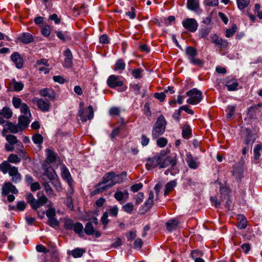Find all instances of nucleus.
<instances>
[{
	"label": "nucleus",
	"mask_w": 262,
	"mask_h": 262,
	"mask_svg": "<svg viewBox=\"0 0 262 262\" xmlns=\"http://www.w3.org/2000/svg\"><path fill=\"white\" fill-rule=\"evenodd\" d=\"M199 0H187V7L191 11L197 12L199 8Z\"/></svg>",
	"instance_id": "b1692460"
},
{
	"label": "nucleus",
	"mask_w": 262,
	"mask_h": 262,
	"mask_svg": "<svg viewBox=\"0 0 262 262\" xmlns=\"http://www.w3.org/2000/svg\"><path fill=\"white\" fill-rule=\"evenodd\" d=\"M66 57L64 60V66L70 67L72 63V55L69 49H67L64 52Z\"/></svg>",
	"instance_id": "a878e982"
},
{
	"label": "nucleus",
	"mask_w": 262,
	"mask_h": 262,
	"mask_svg": "<svg viewBox=\"0 0 262 262\" xmlns=\"http://www.w3.org/2000/svg\"><path fill=\"white\" fill-rule=\"evenodd\" d=\"M41 32L45 36H49L51 33V27L49 25L45 26L41 29Z\"/></svg>",
	"instance_id": "5fc2aeb1"
},
{
	"label": "nucleus",
	"mask_w": 262,
	"mask_h": 262,
	"mask_svg": "<svg viewBox=\"0 0 262 262\" xmlns=\"http://www.w3.org/2000/svg\"><path fill=\"white\" fill-rule=\"evenodd\" d=\"M20 41L25 43H29L33 41V36L29 33H24L20 37Z\"/></svg>",
	"instance_id": "7c9ffc66"
},
{
	"label": "nucleus",
	"mask_w": 262,
	"mask_h": 262,
	"mask_svg": "<svg viewBox=\"0 0 262 262\" xmlns=\"http://www.w3.org/2000/svg\"><path fill=\"white\" fill-rule=\"evenodd\" d=\"M21 161V158L18 157V156L17 155L11 154H10L8 158L7 162H9V163H14V164H17L19 163Z\"/></svg>",
	"instance_id": "72a5a7b5"
},
{
	"label": "nucleus",
	"mask_w": 262,
	"mask_h": 262,
	"mask_svg": "<svg viewBox=\"0 0 262 262\" xmlns=\"http://www.w3.org/2000/svg\"><path fill=\"white\" fill-rule=\"evenodd\" d=\"M183 27L191 32H195L198 28L199 25L194 18H187L182 23Z\"/></svg>",
	"instance_id": "6e6552de"
},
{
	"label": "nucleus",
	"mask_w": 262,
	"mask_h": 262,
	"mask_svg": "<svg viewBox=\"0 0 262 262\" xmlns=\"http://www.w3.org/2000/svg\"><path fill=\"white\" fill-rule=\"evenodd\" d=\"M166 124V121L164 117L161 115L158 117L152 129L151 136L153 139H157L164 133Z\"/></svg>",
	"instance_id": "7ed1b4c3"
},
{
	"label": "nucleus",
	"mask_w": 262,
	"mask_h": 262,
	"mask_svg": "<svg viewBox=\"0 0 262 262\" xmlns=\"http://www.w3.org/2000/svg\"><path fill=\"white\" fill-rule=\"evenodd\" d=\"M136 235V231H130L126 234V236L128 241L134 239Z\"/></svg>",
	"instance_id": "774afa93"
},
{
	"label": "nucleus",
	"mask_w": 262,
	"mask_h": 262,
	"mask_svg": "<svg viewBox=\"0 0 262 262\" xmlns=\"http://www.w3.org/2000/svg\"><path fill=\"white\" fill-rule=\"evenodd\" d=\"M235 110V106L233 105H229L227 108V117L228 118H230L233 115Z\"/></svg>",
	"instance_id": "864d4df0"
},
{
	"label": "nucleus",
	"mask_w": 262,
	"mask_h": 262,
	"mask_svg": "<svg viewBox=\"0 0 262 262\" xmlns=\"http://www.w3.org/2000/svg\"><path fill=\"white\" fill-rule=\"evenodd\" d=\"M165 153L164 152H161L160 154H158L151 158H149L146 160L145 164L146 168L147 170H151L158 165L159 166V163L161 160L163 159V157H164Z\"/></svg>",
	"instance_id": "39448f33"
},
{
	"label": "nucleus",
	"mask_w": 262,
	"mask_h": 262,
	"mask_svg": "<svg viewBox=\"0 0 262 262\" xmlns=\"http://www.w3.org/2000/svg\"><path fill=\"white\" fill-rule=\"evenodd\" d=\"M84 232L88 235H94L96 237H99L101 235V233L95 230L91 223H88L84 228Z\"/></svg>",
	"instance_id": "a211bd4d"
},
{
	"label": "nucleus",
	"mask_w": 262,
	"mask_h": 262,
	"mask_svg": "<svg viewBox=\"0 0 262 262\" xmlns=\"http://www.w3.org/2000/svg\"><path fill=\"white\" fill-rule=\"evenodd\" d=\"M167 230L172 232L180 227V222L177 219L169 220L166 223Z\"/></svg>",
	"instance_id": "dca6fc26"
},
{
	"label": "nucleus",
	"mask_w": 262,
	"mask_h": 262,
	"mask_svg": "<svg viewBox=\"0 0 262 262\" xmlns=\"http://www.w3.org/2000/svg\"><path fill=\"white\" fill-rule=\"evenodd\" d=\"M19 108L20 112L24 114L25 116H31L29 107L26 103H24Z\"/></svg>",
	"instance_id": "79ce46f5"
},
{
	"label": "nucleus",
	"mask_w": 262,
	"mask_h": 262,
	"mask_svg": "<svg viewBox=\"0 0 262 262\" xmlns=\"http://www.w3.org/2000/svg\"><path fill=\"white\" fill-rule=\"evenodd\" d=\"M127 179V173L125 171L121 172L120 174L116 175L114 172V177L113 182H110L111 186L112 187L116 184H119L123 182Z\"/></svg>",
	"instance_id": "2eb2a0df"
},
{
	"label": "nucleus",
	"mask_w": 262,
	"mask_h": 262,
	"mask_svg": "<svg viewBox=\"0 0 262 262\" xmlns=\"http://www.w3.org/2000/svg\"><path fill=\"white\" fill-rule=\"evenodd\" d=\"M177 160L176 157L167 156L164 159L163 157V159L161 160L159 163V168H164L170 165L171 168L166 170L164 174L165 175L170 174L171 175L174 176L179 172V169L177 166Z\"/></svg>",
	"instance_id": "f03ea898"
},
{
	"label": "nucleus",
	"mask_w": 262,
	"mask_h": 262,
	"mask_svg": "<svg viewBox=\"0 0 262 262\" xmlns=\"http://www.w3.org/2000/svg\"><path fill=\"white\" fill-rule=\"evenodd\" d=\"M177 183L176 180L168 182L165 186L164 195H167L177 186Z\"/></svg>",
	"instance_id": "bb28decb"
},
{
	"label": "nucleus",
	"mask_w": 262,
	"mask_h": 262,
	"mask_svg": "<svg viewBox=\"0 0 262 262\" xmlns=\"http://www.w3.org/2000/svg\"><path fill=\"white\" fill-rule=\"evenodd\" d=\"M186 95L189 97L186 100L187 103L191 105L197 104L203 98L202 92L196 88H193L187 92Z\"/></svg>",
	"instance_id": "20e7f679"
},
{
	"label": "nucleus",
	"mask_w": 262,
	"mask_h": 262,
	"mask_svg": "<svg viewBox=\"0 0 262 262\" xmlns=\"http://www.w3.org/2000/svg\"><path fill=\"white\" fill-rule=\"evenodd\" d=\"M74 222L70 219L67 220L64 223V228L67 230H72L74 227Z\"/></svg>",
	"instance_id": "4d7b16f0"
},
{
	"label": "nucleus",
	"mask_w": 262,
	"mask_h": 262,
	"mask_svg": "<svg viewBox=\"0 0 262 262\" xmlns=\"http://www.w3.org/2000/svg\"><path fill=\"white\" fill-rule=\"evenodd\" d=\"M108 212H105L103 213V214L101 218V221L102 223V224L104 226H106L108 224V223L110 222L109 220L108 219Z\"/></svg>",
	"instance_id": "bf43d9fd"
},
{
	"label": "nucleus",
	"mask_w": 262,
	"mask_h": 262,
	"mask_svg": "<svg viewBox=\"0 0 262 262\" xmlns=\"http://www.w3.org/2000/svg\"><path fill=\"white\" fill-rule=\"evenodd\" d=\"M47 152V161L51 163L53 162L56 158V154L51 149H46Z\"/></svg>",
	"instance_id": "c756f323"
},
{
	"label": "nucleus",
	"mask_w": 262,
	"mask_h": 262,
	"mask_svg": "<svg viewBox=\"0 0 262 262\" xmlns=\"http://www.w3.org/2000/svg\"><path fill=\"white\" fill-rule=\"evenodd\" d=\"M61 176L62 178L67 181L69 185L73 184V181L71 174L69 170L64 166L61 167Z\"/></svg>",
	"instance_id": "6ab92c4d"
},
{
	"label": "nucleus",
	"mask_w": 262,
	"mask_h": 262,
	"mask_svg": "<svg viewBox=\"0 0 262 262\" xmlns=\"http://www.w3.org/2000/svg\"><path fill=\"white\" fill-rule=\"evenodd\" d=\"M143 187V184L141 183L135 184L131 186L130 189L134 192H137L138 190L141 189Z\"/></svg>",
	"instance_id": "69168bd1"
},
{
	"label": "nucleus",
	"mask_w": 262,
	"mask_h": 262,
	"mask_svg": "<svg viewBox=\"0 0 262 262\" xmlns=\"http://www.w3.org/2000/svg\"><path fill=\"white\" fill-rule=\"evenodd\" d=\"M134 199L136 200L137 205H139L142 202L144 199V194L142 192H139L134 195Z\"/></svg>",
	"instance_id": "603ef678"
},
{
	"label": "nucleus",
	"mask_w": 262,
	"mask_h": 262,
	"mask_svg": "<svg viewBox=\"0 0 262 262\" xmlns=\"http://www.w3.org/2000/svg\"><path fill=\"white\" fill-rule=\"evenodd\" d=\"M154 199V193H153V192L150 191L149 192V196H148L147 200L144 203L147 209H149L153 205Z\"/></svg>",
	"instance_id": "e433bc0d"
},
{
	"label": "nucleus",
	"mask_w": 262,
	"mask_h": 262,
	"mask_svg": "<svg viewBox=\"0 0 262 262\" xmlns=\"http://www.w3.org/2000/svg\"><path fill=\"white\" fill-rule=\"evenodd\" d=\"M29 116L21 115L18 118V125L20 128L23 130L26 128L30 122Z\"/></svg>",
	"instance_id": "aec40b11"
},
{
	"label": "nucleus",
	"mask_w": 262,
	"mask_h": 262,
	"mask_svg": "<svg viewBox=\"0 0 262 262\" xmlns=\"http://www.w3.org/2000/svg\"><path fill=\"white\" fill-rule=\"evenodd\" d=\"M11 58L13 62L15 63L16 68L20 69L23 67L24 61L18 52H16L13 53L11 56Z\"/></svg>",
	"instance_id": "f3484780"
},
{
	"label": "nucleus",
	"mask_w": 262,
	"mask_h": 262,
	"mask_svg": "<svg viewBox=\"0 0 262 262\" xmlns=\"http://www.w3.org/2000/svg\"><path fill=\"white\" fill-rule=\"evenodd\" d=\"M12 103L13 106L15 108H19L24 103L22 102V100L20 98L17 97H13L12 98Z\"/></svg>",
	"instance_id": "58836bf2"
},
{
	"label": "nucleus",
	"mask_w": 262,
	"mask_h": 262,
	"mask_svg": "<svg viewBox=\"0 0 262 262\" xmlns=\"http://www.w3.org/2000/svg\"><path fill=\"white\" fill-rule=\"evenodd\" d=\"M0 114L4 118L8 119L12 117L13 113L9 107H4L0 111Z\"/></svg>",
	"instance_id": "c85d7f7f"
},
{
	"label": "nucleus",
	"mask_w": 262,
	"mask_h": 262,
	"mask_svg": "<svg viewBox=\"0 0 262 262\" xmlns=\"http://www.w3.org/2000/svg\"><path fill=\"white\" fill-rule=\"evenodd\" d=\"M32 141L36 144H40L43 142V137L39 134H36L33 136Z\"/></svg>",
	"instance_id": "c03bdc74"
},
{
	"label": "nucleus",
	"mask_w": 262,
	"mask_h": 262,
	"mask_svg": "<svg viewBox=\"0 0 262 262\" xmlns=\"http://www.w3.org/2000/svg\"><path fill=\"white\" fill-rule=\"evenodd\" d=\"M55 33L58 38L63 41H65L66 39L70 38L67 32L56 31Z\"/></svg>",
	"instance_id": "4c0bfd02"
},
{
	"label": "nucleus",
	"mask_w": 262,
	"mask_h": 262,
	"mask_svg": "<svg viewBox=\"0 0 262 262\" xmlns=\"http://www.w3.org/2000/svg\"><path fill=\"white\" fill-rule=\"evenodd\" d=\"M186 53L189 56V59L195 57L198 54L196 49L192 47H187L186 48Z\"/></svg>",
	"instance_id": "c9c22d12"
},
{
	"label": "nucleus",
	"mask_w": 262,
	"mask_h": 262,
	"mask_svg": "<svg viewBox=\"0 0 262 262\" xmlns=\"http://www.w3.org/2000/svg\"><path fill=\"white\" fill-rule=\"evenodd\" d=\"M85 252V250L82 248H76L71 251V254L74 258L80 257Z\"/></svg>",
	"instance_id": "473e14b6"
},
{
	"label": "nucleus",
	"mask_w": 262,
	"mask_h": 262,
	"mask_svg": "<svg viewBox=\"0 0 262 262\" xmlns=\"http://www.w3.org/2000/svg\"><path fill=\"white\" fill-rule=\"evenodd\" d=\"M39 94L42 97H48L51 100H53L55 98V93L52 89H43L39 91Z\"/></svg>",
	"instance_id": "4be33fe9"
},
{
	"label": "nucleus",
	"mask_w": 262,
	"mask_h": 262,
	"mask_svg": "<svg viewBox=\"0 0 262 262\" xmlns=\"http://www.w3.org/2000/svg\"><path fill=\"white\" fill-rule=\"evenodd\" d=\"M50 226L55 228L58 226L59 222L55 217L49 218L47 223Z\"/></svg>",
	"instance_id": "8fccbe9b"
},
{
	"label": "nucleus",
	"mask_w": 262,
	"mask_h": 262,
	"mask_svg": "<svg viewBox=\"0 0 262 262\" xmlns=\"http://www.w3.org/2000/svg\"><path fill=\"white\" fill-rule=\"evenodd\" d=\"M190 62L194 65L201 66L203 64V62L199 58H195V57L189 58Z\"/></svg>",
	"instance_id": "0e129e2a"
},
{
	"label": "nucleus",
	"mask_w": 262,
	"mask_h": 262,
	"mask_svg": "<svg viewBox=\"0 0 262 262\" xmlns=\"http://www.w3.org/2000/svg\"><path fill=\"white\" fill-rule=\"evenodd\" d=\"M4 127L12 134H16L23 131L18 124H15L9 121L6 122V124L4 125Z\"/></svg>",
	"instance_id": "412c9836"
},
{
	"label": "nucleus",
	"mask_w": 262,
	"mask_h": 262,
	"mask_svg": "<svg viewBox=\"0 0 262 262\" xmlns=\"http://www.w3.org/2000/svg\"><path fill=\"white\" fill-rule=\"evenodd\" d=\"M107 84L111 88H115L117 86H121L123 82L119 79V77L115 75H111L107 79Z\"/></svg>",
	"instance_id": "9d476101"
},
{
	"label": "nucleus",
	"mask_w": 262,
	"mask_h": 262,
	"mask_svg": "<svg viewBox=\"0 0 262 262\" xmlns=\"http://www.w3.org/2000/svg\"><path fill=\"white\" fill-rule=\"evenodd\" d=\"M191 134L190 127L188 125H185L182 130V136L185 138H189Z\"/></svg>",
	"instance_id": "37998d69"
},
{
	"label": "nucleus",
	"mask_w": 262,
	"mask_h": 262,
	"mask_svg": "<svg viewBox=\"0 0 262 262\" xmlns=\"http://www.w3.org/2000/svg\"><path fill=\"white\" fill-rule=\"evenodd\" d=\"M186 162L190 168L195 169L198 167L197 162L194 159H193L191 154H187L186 155Z\"/></svg>",
	"instance_id": "393cba45"
},
{
	"label": "nucleus",
	"mask_w": 262,
	"mask_h": 262,
	"mask_svg": "<svg viewBox=\"0 0 262 262\" xmlns=\"http://www.w3.org/2000/svg\"><path fill=\"white\" fill-rule=\"evenodd\" d=\"M11 83L13 86L14 91L16 92L21 91L24 87V84L23 82L17 81L15 79H12Z\"/></svg>",
	"instance_id": "2f4dec72"
},
{
	"label": "nucleus",
	"mask_w": 262,
	"mask_h": 262,
	"mask_svg": "<svg viewBox=\"0 0 262 262\" xmlns=\"http://www.w3.org/2000/svg\"><path fill=\"white\" fill-rule=\"evenodd\" d=\"M210 30L207 28H202L199 31V36L201 38H205L208 36Z\"/></svg>",
	"instance_id": "13d9d810"
},
{
	"label": "nucleus",
	"mask_w": 262,
	"mask_h": 262,
	"mask_svg": "<svg viewBox=\"0 0 262 262\" xmlns=\"http://www.w3.org/2000/svg\"><path fill=\"white\" fill-rule=\"evenodd\" d=\"M48 171H46L44 176H47L49 177L52 185L55 187L57 191H61L62 187L61 184L59 179L57 178L56 174L54 171L50 172L49 174H48Z\"/></svg>",
	"instance_id": "1a4fd4ad"
},
{
	"label": "nucleus",
	"mask_w": 262,
	"mask_h": 262,
	"mask_svg": "<svg viewBox=\"0 0 262 262\" xmlns=\"http://www.w3.org/2000/svg\"><path fill=\"white\" fill-rule=\"evenodd\" d=\"M48 200L45 195H42L38 200L35 199L30 206L33 209L36 210L44 205L47 202Z\"/></svg>",
	"instance_id": "ddd939ff"
},
{
	"label": "nucleus",
	"mask_w": 262,
	"mask_h": 262,
	"mask_svg": "<svg viewBox=\"0 0 262 262\" xmlns=\"http://www.w3.org/2000/svg\"><path fill=\"white\" fill-rule=\"evenodd\" d=\"M232 174L237 180H240L244 177V169L242 164H236L234 167Z\"/></svg>",
	"instance_id": "f8f14e48"
},
{
	"label": "nucleus",
	"mask_w": 262,
	"mask_h": 262,
	"mask_svg": "<svg viewBox=\"0 0 262 262\" xmlns=\"http://www.w3.org/2000/svg\"><path fill=\"white\" fill-rule=\"evenodd\" d=\"M238 8L242 10L247 7L250 4V0H236Z\"/></svg>",
	"instance_id": "f704fd0d"
},
{
	"label": "nucleus",
	"mask_w": 262,
	"mask_h": 262,
	"mask_svg": "<svg viewBox=\"0 0 262 262\" xmlns=\"http://www.w3.org/2000/svg\"><path fill=\"white\" fill-rule=\"evenodd\" d=\"M111 187L112 186H111V184L110 183L103 186H97V184L95 186L96 189L92 192V194L93 195H95L99 193H102Z\"/></svg>",
	"instance_id": "cd10ccee"
},
{
	"label": "nucleus",
	"mask_w": 262,
	"mask_h": 262,
	"mask_svg": "<svg viewBox=\"0 0 262 262\" xmlns=\"http://www.w3.org/2000/svg\"><path fill=\"white\" fill-rule=\"evenodd\" d=\"M129 197L128 192L127 190L123 191L117 190L114 194V198L121 203L126 202Z\"/></svg>",
	"instance_id": "4468645a"
},
{
	"label": "nucleus",
	"mask_w": 262,
	"mask_h": 262,
	"mask_svg": "<svg viewBox=\"0 0 262 262\" xmlns=\"http://www.w3.org/2000/svg\"><path fill=\"white\" fill-rule=\"evenodd\" d=\"M238 85V83L236 81H233L232 83L228 82L226 84L228 91H234L236 89Z\"/></svg>",
	"instance_id": "6e6d98bb"
},
{
	"label": "nucleus",
	"mask_w": 262,
	"mask_h": 262,
	"mask_svg": "<svg viewBox=\"0 0 262 262\" xmlns=\"http://www.w3.org/2000/svg\"><path fill=\"white\" fill-rule=\"evenodd\" d=\"M88 114L85 115L84 112V105L82 103L79 104V110L78 113V116L80 117L82 122H86L88 120H91L94 117V111L93 107L90 105L88 107Z\"/></svg>",
	"instance_id": "423d86ee"
},
{
	"label": "nucleus",
	"mask_w": 262,
	"mask_h": 262,
	"mask_svg": "<svg viewBox=\"0 0 262 262\" xmlns=\"http://www.w3.org/2000/svg\"><path fill=\"white\" fill-rule=\"evenodd\" d=\"M262 149V145L257 144L254 148V158L255 159L257 160L259 158L260 154V151Z\"/></svg>",
	"instance_id": "49530a36"
},
{
	"label": "nucleus",
	"mask_w": 262,
	"mask_h": 262,
	"mask_svg": "<svg viewBox=\"0 0 262 262\" xmlns=\"http://www.w3.org/2000/svg\"><path fill=\"white\" fill-rule=\"evenodd\" d=\"M114 172L110 171L106 173L102 178V181L97 184V186H100L102 184L113 182Z\"/></svg>",
	"instance_id": "5701e85b"
},
{
	"label": "nucleus",
	"mask_w": 262,
	"mask_h": 262,
	"mask_svg": "<svg viewBox=\"0 0 262 262\" xmlns=\"http://www.w3.org/2000/svg\"><path fill=\"white\" fill-rule=\"evenodd\" d=\"M6 140L11 145H14L18 143V140L16 136L12 135H8L6 137Z\"/></svg>",
	"instance_id": "a18cd8bd"
},
{
	"label": "nucleus",
	"mask_w": 262,
	"mask_h": 262,
	"mask_svg": "<svg viewBox=\"0 0 262 262\" xmlns=\"http://www.w3.org/2000/svg\"><path fill=\"white\" fill-rule=\"evenodd\" d=\"M154 97L161 102H163L165 100L166 95L164 92L160 93H156L154 94Z\"/></svg>",
	"instance_id": "e2e57ef3"
},
{
	"label": "nucleus",
	"mask_w": 262,
	"mask_h": 262,
	"mask_svg": "<svg viewBox=\"0 0 262 262\" xmlns=\"http://www.w3.org/2000/svg\"><path fill=\"white\" fill-rule=\"evenodd\" d=\"M73 229L76 233L80 234L83 229V225L79 222H77L74 225Z\"/></svg>",
	"instance_id": "de8ad7c7"
},
{
	"label": "nucleus",
	"mask_w": 262,
	"mask_h": 262,
	"mask_svg": "<svg viewBox=\"0 0 262 262\" xmlns=\"http://www.w3.org/2000/svg\"><path fill=\"white\" fill-rule=\"evenodd\" d=\"M168 141L167 139L164 137H161L159 138L157 140V145L160 147H165L167 144Z\"/></svg>",
	"instance_id": "3c124183"
},
{
	"label": "nucleus",
	"mask_w": 262,
	"mask_h": 262,
	"mask_svg": "<svg viewBox=\"0 0 262 262\" xmlns=\"http://www.w3.org/2000/svg\"><path fill=\"white\" fill-rule=\"evenodd\" d=\"M125 68V63L122 59H120L116 62L115 65V70H123Z\"/></svg>",
	"instance_id": "ea45409f"
},
{
	"label": "nucleus",
	"mask_w": 262,
	"mask_h": 262,
	"mask_svg": "<svg viewBox=\"0 0 262 262\" xmlns=\"http://www.w3.org/2000/svg\"><path fill=\"white\" fill-rule=\"evenodd\" d=\"M0 170L4 174L8 173L9 176L11 178V181L15 184L20 182L21 180V176L18 172V168L12 166L7 161H5L0 164Z\"/></svg>",
	"instance_id": "f257e3e1"
},
{
	"label": "nucleus",
	"mask_w": 262,
	"mask_h": 262,
	"mask_svg": "<svg viewBox=\"0 0 262 262\" xmlns=\"http://www.w3.org/2000/svg\"><path fill=\"white\" fill-rule=\"evenodd\" d=\"M10 192L16 194L18 190L16 187L10 182H6L3 186L2 194L4 196H7Z\"/></svg>",
	"instance_id": "9b49d317"
},
{
	"label": "nucleus",
	"mask_w": 262,
	"mask_h": 262,
	"mask_svg": "<svg viewBox=\"0 0 262 262\" xmlns=\"http://www.w3.org/2000/svg\"><path fill=\"white\" fill-rule=\"evenodd\" d=\"M216 46H217L221 49H225L228 47V42L226 40L221 38L219 43H217Z\"/></svg>",
	"instance_id": "052dcab7"
},
{
	"label": "nucleus",
	"mask_w": 262,
	"mask_h": 262,
	"mask_svg": "<svg viewBox=\"0 0 262 262\" xmlns=\"http://www.w3.org/2000/svg\"><path fill=\"white\" fill-rule=\"evenodd\" d=\"M236 26L234 25L231 28L227 29L225 33V36L226 37H230L232 36L236 31Z\"/></svg>",
	"instance_id": "09e8293b"
},
{
	"label": "nucleus",
	"mask_w": 262,
	"mask_h": 262,
	"mask_svg": "<svg viewBox=\"0 0 262 262\" xmlns=\"http://www.w3.org/2000/svg\"><path fill=\"white\" fill-rule=\"evenodd\" d=\"M46 214L48 219L55 217V209L53 208H50L49 209L47 210Z\"/></svg>",
	"instance_id": "680f3d73"
},
{
	"label": "nucleus",
	"mask_w": 262,
	"mask_h": 262,
	"mask_svg": "<svg viewBox=\"0 0 262 262\" xmlns=\"http://www.w3.org/2000/svg\"><path fill=\"white\" fill-rule=\"evenodd\" d=\"M32 102L36 104L38 108L42 112H48L50 110L51 103L47 100L35 97L32 99Z\"/></svg>",
	"instance_id": "0eeeda50"
},
{
	"label": "nucleus",
	"mask_w": 262,
	"mask_h": 262,
	"mask_svg": "<svg viewBox=\"0 0 262 262\" xmlns=\"http://www.w3.org/2000/svg\"><path fill=\"white\" fill-rule=\"evenodd\" d=\"M49 19L51 20L54 21L55 24H59L61 21L60 18H59L58 16V15L55 13L49 16Z\"/></svg>",
	"instance_id": "338daca9"
},
{
	"label": "nucleus",
	"mask_w": 262,
	"mask_h": 262,
	"mask_svg": "<svg viewBox=\"0 0 262 262\" xmlns=\"http://www.w3.org/2000/svg\"><path fill=\"white\" fill-rule=\"evenodd\" d=\"M122 208L124 212L129 214H131L134 209V207L133 203H128L123 205Z\"/></svg>",
	"instance_id": "a19ab883"
}]
</instances>
